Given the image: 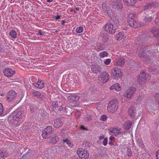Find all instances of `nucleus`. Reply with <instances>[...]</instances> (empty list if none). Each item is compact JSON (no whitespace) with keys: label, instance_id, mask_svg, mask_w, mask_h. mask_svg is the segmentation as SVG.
Masks as SVG:
<instances>
[{"label":"nucleus","instance_id":"nucleus-1","mask_svg":"<svg viewBox=\"0 0 159 159\" xmlns=\"http://www.w3.org/2000/svg\"><path fill=\"white\" fill-rule=\"evenodd\" d=\"M118 108V102L116 99L111 101L109 102L107 107L108 112L111 113L115 112Z\"/></svg>","mask_w":159,"mask_h":159},{"label":"nucleus","instance_id":"nucleus-2","mask_svg":"<svg viewBox=\"0 0 159 159\" xmlns=\"http://www.w3.org/2000/svg\"><path fill=\"white\" fill-rule=\"evenodd\" d=\"M77 154L81 159H88L89 157V153L86 150L79 149L77 151Z\"/></svg>","mask_w":159,"mask_h":159},{"label":"nucleus","instance_id":"nucleus-3","mask_svg":"<svg viewBox=\"0 0 159 159\" xmlns=\"http://www.w3.org/2000/svg\"><path fill=\"white\" fill-rule=\"evenodd\" d=\"M140 74V79L141 77V79L140 80L142 84L147 82L151 78V75L148 74L146 73L144 71H141Z\"/></svg>","mask_w":159,"mask_h":159},{"label":"nucleus","instance_id":"nucleus-4","mask_svg":"<svg viewBox=\"0 0 159 159\" xmlns=\"http://www.w3.org/2000/svg\"><path fill=\"white\" fill-rule=\"evenodd\" d=\"M135 91L134 87H130L127 89L123 93V96L128 98H130Z\"/></svg>","mask_w":159,"mask_h":159},{"label":"nucleus","instance_id":"nucleus-5","mask_svg":"<svg viewBox=\"0 0 159 159\" xmlns=\"http://www.w3.org/2000/svg\"><path fill=\"white\" fill-rule=\"evenodd\" d=\"M111 73L112 75L116 77L120 78L122 76L121 69L117 67L112 68L111 70Z\"/></svg>","mask_w":159,"mask_h":159},{"label":"nucleus","instance_id":"nucleus-6","mask_svg":"<svg viewBox=\"0 0 159 159\" xmlns=\"http://www.w3.org/2000/svg\"><path fill=\"white\" fill-rule=\"evenodd\" d=\"M22 113L21 111L16 109L11 114L13 116V120L15 121H18L21 116Z\"/></svg>","mask_w":159,"mask_h":159},{"label":"nucleus","instance_id":"nucleus-7","mask_svg":"<svg viewBox=\"0 0 159 159\" xmlns=\"http://www.w3.org/2000/svg\"><path fill=\"white\" fill-rule=\"evenodd\" d=\"M105 30L106 31L110 34H114L115 32V30L113 28L112 24L110 23H107L105 26Z\"/></svg>","mask_w":159,"mask_h":159},{"label":"nucleus","instance_id":"nucleus-8","mask_svg":"<svg viewBox=\"0 0 159 159\" xmlns=\"http://www.w3.org/2000/svg\"><path fill=\"white\" fill-rule=\"evenodd\" d=\"M128 113L130 116L134 119H137L138 117L136 116V110L135 107L131 106L129 109Z\"/></svg>","mask_w":159,"mask_h":159},{"label":"nucleus","instance_id":"nucleus-9","mask_svg":"<svg viewBox=\"0 0 159 159\" xmlns=\"http://www.w3.org/2000/svg\"><path fill=\"white\" fill-rule=\"evenodd\" d=\"M4 75L8 77H11L15 73L14 70L8 68L5 69L3 71Z\"/></svg>","mask_w":159,"mask_h":159},{"label":"nucleus","instance_id":"nucleus-10","mask_svg":"<svg viewBox=\"0 0 159 159\" xmlns=\"http://www.w3.org/2000/svg\"><path fill=\"white\" fill-rule=\"evenodd\" d=\"M32 93L34 96L41 99H43L45 97V93H44L40 92L34 90H32Z\"/></svg>","mask_w":159,"mask_h":159},{"label":"nucleus","instance_id":"nucleus-11","mask_svg":"<svg viewBox=\"0 0 159 159\" xmlns=\"http://www.w3.org/2000/svg\"><path fill=\"white\" fill-rule=\"evenodd\" d=\"M110 134L113 135H116L122 133L121 130L118 128H112L109 129Z\"/></svg>","mask_w":159,"mask_h":159},{"label":"nucleus","instance_id":"nucleus-12","mask_svg":"<svg viewBox=\"0 0 159 159\" xmlns=\"http://www.w3.org/2000/svg\"><path fill=\"white\" fill-rule=\"evenodd\" d=\"M112 5L117 9H121L123 8V5L120 0H112Z\"/></svg>","mask_w":159,"mask_h":159},{"label":"nucleus","instance_id":"nucleus-13","mask_svg":"<svg viewBox=\"0 0 159 159\" xmlns=\"http://www.w3.org/2000/svg\"><path fill=\"white\" fill-rule=\"evenodd\" d=\"M16 93L13 91L11 90L8 93L7 99L8 101H12L16 97Z\"/></svg>","mask_w":159,"mask_h":159},{"label":"nucleus","instance_id":"nucleus-14","mask_svg":"<svg viewBox=\"0 0 159 159\" xmlns=\"http://www.w3.org/2000/svg\"><path fill=\"white\" fill-rule=\"evenodd\" d=\"M102 8L103 11L108 15H111L112 13V11L108 4L104 3L103 4Z\"/></svg>","mask_w":159,"mask_h":159},{"label":"nucleus","instance_id":"nucleus-15","mask_svg":"<svg viewBox=\"0 0 159 159\" xmlns=\"http://www.w3.org/2000/svg\"><path fill=\"white\" fill-rule=\"evenodd\" d=\"M151 31L154 37L159 38V28L156 27H153Z\"/></svg>","mask_w":159,"mask_h":159},{"label":"nucleus","instance_id":"nucleus-16","mask_svg":"<svg viewBox=\"0 0 159 159\" xmlns=\"http://www.w3.org/2000/svg\"><path fill=\"white\" fill-rule=\"evenodd\" d=\"M33 84L36 87L39 89H42L44 86L43 81L40 80H39L36 83H33Z\"/></svg>","mask_w":159,"mask_h":159},{"label":"nucleus","instance_id":"nucleus-17","mask_svg":"<svg viewBox=\"0 0 159 159\" xmlns=\"http://www.w3.org/2000/svg\"><path fill=\"white\" fill-rule=\"evenodd\" d=\"M116 65L119 66H123L125 64V59L123 58H119L116 60Z\"/></svg>","mask_w":159,"mask_h":159},{"label":"nucleus","instance_id":"nucleus-18","mask_svg":"<svg viewBox=\"0 0 159 159\" xmlns=\"http://www.w3.org/2000/svg\"><path fill=\"white\" fill-rule=\"evenodd\" d=\"M101 77L104 80L103 83H106L109 79L110 77L108 72L104 71L102 72L101 74Z\"/></svg>","mask_w":159,"mask_h":159},{"label":"nucleus","instance_id":"nucleus-19","mask_svg":"<svg viewBox=\"0 0 159 159\" xmlns=\"http://www.w3.org/2000/svg\"><path fill=\"white\" fill-rule=\"evenodd\" d=\"M91 70L93 73H98L101 71L102 68L99 66L98 65H93L91 67Z\"/></svg>","mask_w":159,"mask_h":159},{"label":"nucleus","instance_id":"nucleus-20","mask_svg":"<svg viewBox=\"0 0 159 159\" xmlns=\"http://www.w3.org/2000/svg\"><path fill=\"white\" fill-rule=\"evenodd\" d=\"M63 124L62 122L59 118H57L54 122V126L56 128H58L61 126Z\"/></svg>","mask_w":159,"mask_h":159},{"label":"nucleus","instance_id":"nucleus-21","mask_svg":"<svg viewBox=\"0 0 159 159\" xmlns=\"http://www.w3.org/2000/svg\"><path fill=\"white\" fill-rule=\"evenodd\" d=\"M110 89L111 90H114L117 91H119L121 89L120 84L117 83L112 85L110 87Z\"/></svg>","mask_w":159,"mask_h":159},{"label":"nucleus","instance_id":"nucleus-22","mask_svg":"<svg viewBox=\"0 0 159 159\" xmlns=\"http://www.w3.org/2000/svg\"><path fill=\"white\" fill-rule=\"evenodd\" d=\"M123 1L127 6H133L136 3V0H123Z\"/></svg>","mask_w":159,"mask_h":159},{"label":"nucleus","instance_id":"nucleus-23","mask_svg":"<svg viewBox=\"0 0 159 159\" xmlns=\"http://www.w3.org/2000/svg\"><path fill=\"white\" fill-rule=\"evenodd\" d=\"M59 140L58 138L56 135H54L52 137H51L49 143L53 144H56L58 142Z\"/></svg>","mask_w":159,"mask_h":159},{"label":"nucleus","instance_id":"nucleus-24","mask_svg":"<svg viewBox=\"0 0 159 159\" xmlns=\"http://www.w3.org/2000/svg\"><path fill=\"white\" fill-rule=\"evenodd\" d=\"M68 99L69 101H77L79 99V97L77 95H70L68 97Z\"/></svg>","mask_w":159,"mask_h":159},{"label":"nucleus","instance_id":"nucleus-25","mask_svg":"<svg viewBox=\"0 0 159 159\" xmlns=\"http://www.w3.org/2000/svg\"><path fill=\"white\" fill-rule=\"evenodd\" d=\"M132 122L130 121H127L124 124L123 127L124 128L126 129H129L130 128Z\"/></svg>","mask_w":159,"mask_h":159},{"label":"nucleus","instance_id":"nucleus-26","mask_svg":"<svg viewBox=\"0 0 159 159\" xmlns=\"http://www.w3.org/2000/svg\"><path fill=\"white\" fill-rule=\"evenodd\" d=\"M128 23L129 25L131 27H133L134 28H136L138 27V23L135 20H133V21L130 20L129 21Z\"/></svg>","mask_w":159,"mask_h":159},{"label":"nucleus","instance_id":"nucleus-27","mask_svg":"<svg viewBox=\"0 0 159 159\" xmlns=\"http://www.w3.org/2000/svg\"><path fill=\"white\" fill-rule=\"evenodd\" d=\"M8 155V154L3 149H1L0 150V157L3 158H5L7 157Z\"/></svg>","mask_w":159,"mask_h":159},{"label":"nucleus","instance_id":"nucleus-28","mask_svg":"<svg viewBox=\"0 0 159 159\" xmlns=\"http://www.w3.org/2000/svg\"><path fill=\"white\" fill-rule=\"evenodd\" d=\"M52 126H48L44 129V132L49 134L52 131Z\"/></svg>","mask_w":159,"mask_h":159},{"label":"nucleus","instance_id":"nucleus-29","mask_svg":"<svg viewBox=\"0 0 159 159\" xmlns=\"http://www.w3.org/2000/svg\"><path fill=\"white\" fill-rule=\"evenodd\" d=\"M108 55V53L105 51L100 52L99 54V57L101 58H103L107 57Z\"/></svg>","mask_w":159,"mask_h":159},{"label":"nucleus","instance_id":"nucleus-30","mask_svg":"<svg viewBox=\"0 0 159 159\" xmlns=\"http://www.w3.org/2000/svg\"><path fill=\"white\" fill-rule=\"evenodd\" d=\"M124 35L122 33L119 32L116 35V39L118 40H121Z\"/></svg>","mask_w":159,"mask_h":159},{"label":"nucleus","instance_id":"nucleus-31","mask_svg":"<svg viewBox=\"0 0 159 159\" xmlns=\"http://www.w3.org/2000/svg\"><path fill=\"white\" fill-rule=\"evenodd\" d=\"M9 35L13 39H15L16 38V32L14 30H12L10 31L9 33Z\"/></svg>","mask_w":159,"mask_h":159},{"label":"nucleus","instance_id":"nucleus-32","mask_svg":"<svg viewBox=\"0 0 159 159\" xmlns=\"http://www.w3.org/2000/svg\"><path fill=\"white\" fill-rule=\"evenodd\" d=\"M62 140L64 143H66L70 147H72V146H73V143H71V141L70 140L66 139H63Z\"/></svg>","mask_w":159,"mask_h":159},{"label":"nucleus","instance_id":"nucleus-33","mask_svg":"<svg viewBox=\"0 0 159 159\" xmlns=\"http://www.w3.org/2000/svg\"><path fill=\"white\" fill-rule=\"evenodd\" d=\"M148 49L147 47H145L144 48H143V50H141V51L140 50V53L141 52H142L141 56L144 57V56H145V54H146L147 53V52H148V50H147Z\"/></svg>","mask_w":159,"mask_h":159},{"label":"nucleus","instance_id":"nucleus-34","mask_svg":"<svg viewBox=\"0 0 159 159\" xmlns=\"http://www.w3.org/2000/svg\"><path fill=\"white\" fill-rule=\"evenodd\" d=\"M58 110L61 111H62V113H65L67 115H69L70 114L68 113L66 114V113L68 112L67 110H68V109L67 108H65V109H64L63 107H60L58 109Z\"/></svg>","mask_w":159,"mask_h":159},{"label":"nucleus","instance_id":"nucleus-35","mask_svg":"<svg viewBox=\"0 0 159 159\" xmlns=\"http://www.w3.org/2000/svg\"><path fill=\"white\" fill-rule=\"evenodd\" d=\"M53 108L54 110L55 109L56 110H57V109H58V106H60L61 105L60 104H59L58 105V102L57 101H55L53 102Z\"/></svg>","mask_w":159,"mask_h":159},{"label":"nucleus","instance_id":"nucleus-36","mask_svg":"<svg viewBox=\"0 0 159 159\" xmlns=\"http://www.w3.org/2000/svg\"><path fill=\"white\" fill-rule=\"evenodd\" d=\"M83 27L82 26H80L76 29V31L77 33H80L83 32Z\"/></svg>","mask_w":159,"mask_h":159},{"label":"nucleus","instance_id":"nucleus-37","mask_svg":"<svg viewBox=\"0 0 159 159\" xmlns=\"http://www.w3.org/2000/svg\"><path fill=\"white\" fill-rule=\"evenodd\" d=\"M111 60L110 58L105 59L104 61V63L106 65H108L111 63Z\"/></svg>","mask_w":159,"mask_h":159},{"label":"nucleus","instance_id":"nucleus-38","mask_svg":"<svg viewBox=\"0 0 159 159\" xmlns=\"http://www.w3.org/2000/svg\"><path fill=\"white\" fill-rule=\"evenodd\" d=\"M135 17V15L134 14L130 13L129 15V20L133 21V19Z\"/></svg>","mask_w":159,"mask_h":159},{"label":"nucleus","instance_id":"nucleus-39","mask_svg":"<svg viewBox=\"0 0 159 159\" xmlns=\"http://www.w3.org/2000/svg\"><path fill=\"white\" fill-rule=\"evenodd\" d=\"M126 154L128 157H131L132 154V151L131 149L129 148H127L126 152Z\"/></svg>","mask_w":159,"mask_h":159},{"label":"nucleus","instance_id":"nucleus-40","mask_svg":"<svg viewBox=\"0 0 159 159\" xmlns=\"http://www.w3.org/2000/svg\"><path fill=\"white\" fill-rule=\"evenodd\" d=\"M155 4H156L155 2H153L148 4V5L150 9H151L152 7H155Z\"/></svg>","mask_w":159,"mask_h":159},{"label":"nucleus","instance_id":"nucleus-41","mask_svg":"<svg viewBox=\"0 0 159 159\" xmlns=\"http://www.w3.org/2000/svg\"><path fill=\"white\" fill-rule=\"evenodd\" d=\"M154 99L159 104V93H156L154 96Z\"/></svg>","mask_w":159,"mask_h":159},{"label":"nucleus","instance_id":"nucleus-42","mask_svg":"<svg viewBox=\"0 0 159 159\" xmlns=\"http://www.w3.org/2000/svg\"><path fill=\"white\" fill-rule=\"evenodd\" d=\"M80 113L79 111H77L75 113V116L77 119L80 117Z\"/></svg>","mask_w":159,"mask_h":159},{"label":"nucleus","instance_id":"nucleus-43","mask_svg":"<svg viewBox=\"0 0 159 159\" xmlns=\"http://www.w3.org/2000/svg\"><path fill=\"white\" fill-rule=\"evenodd\" d=\"M152 19V17H145V20L146 22H151Z\"/></svg>","mask_w":159,"mask_h":159},{"label":"nucleus","instance_id":"nucleus-44","mask_svg":"<svg viewBox=\"0 0 159 159\" xmlns=\"http://www.w3.org/2000/svg\"><path fill=\"white\" fill-rule=\"evenodd\" d=\"M49 135L48 134H47L46 132L45 133L44 132V130L43 131L42 135L43 138L45 139L46 138L48 135Z\"/></svg>","mask_w":159,"mask_h":159},{"label":"nucleus","instance_id":"nucleus-45","mask_svg":"<svg viewBox=\"0 0 159 159\" xmlns=\"http://www.w3.org/2000/svg\"><path fill=\"white\" fill-rule=\"evenodd\" d=\"M107 138H104V139L103 141V145L106 146L107 145Z\"/></svg>","mask_w":159,"mask_h":159},{"label":"nucleus","instance_id":"nucleus-46","mask_svg":"<svg viewBox=\"0 0 159 159\" xmlns=\"http://www.w3.org/2000/svg\"><path fill=\"white\" fill-rule=\"evenodd\" d=\"M100 118L102 120L105 121L107 120V117L106 115H103L101 116Z\"/></svg>","mask_w":159,"mask_h":159},{"label":"nucleus","instance_id":"nucleus-47","mask_svg":"<svg viewBox=\"0 0 159 159\" xmlns=\"http://www.w3.org/2000/svg\"><path fill=\"white\" fill-rule=\"evenodd\" d=\"M3 109L2 105L1 103H0V116L1 115L3 112Z\"/></svg>","mask_w":159,"mask_h":159},{"label":"nucleus","instance_id":"nucleus-48","mask_svg":"<svg viewBox=\"0 0 159 159\" xmlns=\"http://www.w3.org/2000/svg\"><path fill=\"white\" fill-rule=\"evenodd\" d=\"M155 22L157 24L159 25V17H157L155 19Z\"/></svg>","mask_w":159,"mask_h":159},{"label":"nucleus","instance_id":"nucleus-49","mask_svg":"<svg viewBox=\"0 0 159 159\" xmlns=\"http://www.w3.org/2000/svg\"><path fill=\"white\" fill-rule=\"evenodd\" d=\"M104 48L103 47H102L101 46H98V48H97V51H100L103 50Z\"/></svg>","mask_w":159,"mask_h":159},{"label":"nucleus","instance_id":"nucleus-50","mask_svg":"<svg viewBox=\"0 0 159 159\" xmlns=\"http://www.w3.org/2000/svg\"><path fill=\"white\" fill-rule=\"evenodd\" d=\"M157 159H159V150L158 151L156 155Z\"/></svg>","mask_w":159,"mask_h":159},{"label":"nucleus","instance_id":"nucleus-51","mask_svg":"<svg viewBox=\"0 0 159 159\" xmlns=\"http://www.w3.org/2000/svg\"><path fill=\"white\" fill-rule=\"evenodd\" d=\"M149 8L148 5V4H147L144 7V10H147L148 9H149Z\"/></svg>","mask_w":159,"mask_h":159},{"label":"nucleus","instance_id":"nucleus-52","mask_svg":"<svg viewBox=\"0 0 159 159\" xmlns=\"http://www.w3.org/2000/svg\"><path fill=\"white\" fill-rule=\"evenodd\" d=\"M80 129H83V130H87V129L86 128H85L84 126L82 125L80 126Z\"/></svg>","mask_w":159,"mask_h":159},{"label":"nucleus","instance_id":"nucleus-53","mask_svg":"<svg viewBox=\"0 0 159 159\" xmlns=\"http://www.w3.org/2000/svg\"><path fill=\"white\" fill-rule=\"evenodd\" d=\"M105 137L104 135H101L99 137V138L100 140H101L102 139H103Z\"/></svg>","mask_w":159,"mask_h":159},{"label":"nucleus","instance_id":"nucleus-54","mask_svg":"<svg viewBox=\"0 0 159 159\" xmlns=\"http://www.w3.org/2000/svg\"><path fill=\"white\" fill-rule=\"evenodd\" d=\"M110 139L111 141H113L114 140L115 138L114 137L111 136L110 137Z\"/></svg>","mask_w":159,"mask_h":159},{"label":"nucleus","instance_id":"nucleus-55","mask_svg":"<svg viewBox=\"0 0 159 159\" xmlns=\"http://www.w3.org/2000/svg\"><path fill=\"white\" fill-rule=\"evenodd\" d=\"M61 17V16L57 15V16H55V18L56 19H58L60 18Z\"/></svg>","mask_w":159,"mask_h":159},{"label":"nucleus","instance_id":"nucleus-56","mask_svg":"<svg viewBox=\"0 0 159 159\" xmlns=\"http://www.w3.org/2000/svg\"><path fill=\"white\" fill-rule=\"evenodd\" d=\"M5 95V93H2L0 94V95L1 96H4Z\"/></svg>","mask_w":159,"mask_h":159},{"label":"nucleus","instance_id":"nucleus-57","mask_svg":"<svg viewBox=\"0 0 159 159\" xmlns=\"http://www.w3.org/2000/svg\"><path fill=\"white\" fill-rule=\"evenodd\" d=\"M79 8L78 7H75V9L76 10V11H78L79 10Z\"/></svg>","mask_w":159,"mask_h":159},{"label":"nucleus","instance_id":"nucleus-58","mask_svg":"<svg viewBox=\"0 0 159 159\" xmlns=\"http://www.w3.org/2000/svg\"><path fill=\"white\" fill-rule=\"evenodd\" d=\"M108 144L110 145H112L113 143L111 141H110L109 142Z\"/></svg>","mask_w":159,"mask_h":159},{"label":"nucleus","instance_id":"nucleus-59","mask_svg":"<svg viewBox=\"0 0 159 159\" xmlns=\"http://www.w3.org/2000/svg\"><path fill=\"white\" fill-rule=\"evenodd\" d=\"M53 0H47V2H51L53 1Z\"/></svg>","mask_w":159,"mask_h":159},{"label":"nucleus","instance_id":"nucleus-60","mask_svg":"<svg viewBox=\"0 0 159 159\" xmlns=\"http://www.w3.org/2000/svg\"><path fill=\"white\" fill-rule=\"evenodd\" d=\"M43 33L41 32H40V31H39V34H40V35H42L43 34Z\"/></svg>","mask_w":159,"mask_h":159},{"label":"nucleus","instance_id":"nucleus-61","mask_svg":"<svg viewBox=\"0 0 159 159\" xmlns=\"http://www.w3.org/2000/svg\"><path fill=\"white\" fill-rule=\"evenodd\" d=\"M74 9L73 8H71L70 10V11L71 12L73 11Z\"/></svg>","mask_w":159,"mask_h":159},{"label":"nucleus","instance_id":"nucleus-62","mask_svg":"<svg viewBox=\"0 0 159 159\" xmlns=\"http://www.w3.org/2000/svg\"><path fill=\"white\" fill-rule=\"evenodd\" d=\"M65 23V22L64 21H62L61 24L62 25H64Z\"/></svg>","mask_w":159,"mask_h":159},{"label":"nucleus","instance_id":"nucleus-63","mask_svg":"<svg viewBox=\"0 0 159 159\" xmlns=\"http://www.w3.org/2000/svg\"><path fill=\"white\" fill-rule=\"evenodd\" d=\"M73 12L74 13H76V10L75 9H74Z\"/></svg>","mask_w":159,"mask_h":159},{"label":"nucleus","instance_id":"nucleus-64","mask_svg":"<svg viewBox=\"0 0 159 159\" xmlns=\"http://www.w3.org/2000/svg\"><path fill=\"white\" fill-rule=\"evenodd\" d=\"M157 45H159V41L157 43Z\"/></svg>","mask_w":159,"mask_h":159}]
</instances>
